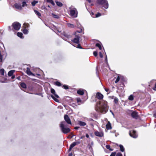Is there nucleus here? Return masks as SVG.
<instances>
[{"label":"nucleus","mask_w":156,"mask_h":156,"mask_svg":"<svg viewBox=\"0 0 156 156\" xmlns=\"http://www.w3.org/2000/svg\"><path fill=\"white\" fill-rule=\"evenodd\" d=\"M9 28L10 30H11V27L10 26L9 27Z\"/></svg>","instance_id":"obj_58"},{"label":"nucleus","mask_w":156,"mask_h":156,"mask_svg":"<svg viewBox=\"0 0 156 156\" xmlns=\"http://www.w3.org/2000/svg\"><path fill=\"white\" fill-rule=\"evenodd\" d=\"M80 142H78H78H73V143L70 145V147H69V151H70L71 150L72 148L74 147L76 145H77V144H80Z\"/></svg>","instance_id":"obj_9"},{"label":"nucleus","mask_w":156,"mask_h":156,"mask_svg":"<svg viewBox=\"0 0 156 156\" xmlns=\"http://www.w3.org/2000/svg\"><path fill=\"white\" fill-rule=\"evenodd\" d=\"M22 6L23 7H24L26 6L27 5V4H26V2H23L22 3Z\"/></svg>","instance_id":"obj_39"},{"label":"nucleus","mask_w":156,"mask_h":156,"mask_svg":"<svg viewBox=\"0 0 156 156\" xmlns=\"http://www.w3.org/2000/svg\"><path fill=\"white\" fill-rule=\"evenodd\" d=\"M64 119L66 122L68 124H71V122L70 119L67 115H65L64 116Z\"/></svg>","instance_id":"obj_7"},{"label":"nucleus","mask_w":156,"mask_h":156,"mask_svg":"<svg viewBox=\"0 0 156 156\" xmlns=\"http://www.w3.org/2000/svg\"><path fill=\"white\" fill-rule=\"evenodd\" d=\"M129 134L131 136L134 138H136L137 136V135L136 133V131L134 130H133L132 132H131L130 131Z\"/></svg>","instance_id":"obj_8"},{"label":"nucleus","mask_w":156,"mask_h":156,"mask_svg":"<svg viewBox=\"0 0 156 156\" xmlns=\"http://www.w3.org/2000/svg\"><path fill=\"white\" fill-rule=\"evenodd\" d=\"M89 3H90L91 2V0H87Z\"/></svg>","instance_id":"obj_56"},{"label":"nucleus","mask_w":156,"mask_h":156,"mask_svg":"<svg viewBox=\"0 0 156 156\" xmlns=\"http://www.w3.org/2000/svg\"><path fill=\"white\" fill-rule=\"evenodd\" d=\"M78 124L81 126H84L86 125V123L83 122L79 121L78 122Z\"/></svg>","instance_id":"obj_17"},{"label":"nucleus","mask_w":156,"mask_h":156,"mask_svg":"<svg viewBox=\"0 0 156 156\" xmlns=\"http://www.w3.org/2000/svg\"><path fill=\"white\" fill-rule=\"evenodd\" d=\"M93 54L95 56H96L98 55L97 52L96 51H94L93 52Z\"/></svg>","instance_id":"obj_43"},{"label":"nucleus","mask_w":156,"mask_h":156,"mask_svg":"<svg viewBox=\"0 0 156 156\" xmlns=\"http://www.w3.org/2000/svg\"><path fill=\"white\" fill-rule=\"evenodd\" d=\"M86 136L87 137V138H89V135H88V134L87 133H86Z\"/></svg>","instance_id":"obj_51"},{"label":"nucleus","mask_w":156,"mask_h":156,"mask_svg":"<svg viewBox=\"0 0 156 156\" xmlns=\"http://www.w3.org/2000/svg\"><path fill=\"white\" fill-rule=\"evenodd\" d=\"M62 87H63L64 89H68V87L66 85H64L62 86Z\"/></svg>","instance_id":"obj_42"},{"label":"nucleus","mask_w":156,"mask_h":156,"mask_svg":"<svg viewBox=\"0 0 156 156\" xmlns=\"http://www.w3.org/2000/svg\"><path fill=\"white\" fill-rule=\"evenodd\" d=\"M46 1H47V2L51 3L53 5H54L55 4L54 2L52 0H46Z\"/></svg>","instance_id":"obj_33"},{"label":"nucleus","mask_w":156,"mask_h":156,"mask_svg":"<svg viewBox=\"0 0 156 156\" xmlns=\"http://www.w3.org/2000/svg\"><path fill=\"white\" fill-rule=\"evenodd\" d=\"M124 156H125V154H124Z\"/></svg>","instance_id":"obj_62"},{"label":"nucleus","mask_w":156,"mask_h":156,"mask_svg":"<svg viewBox=\"0 0 156 156\" xmlns=\"http://www.w3.org/2000/svg\"><path fill=\"white\" fill-rule=\"evenodd\" d=\"M95 109L98 112L102 114L106 113L108 110L107 102L104 100L99 101L97 103L95 107Z\"/></svg>","instance_id":"obj_1"},{"label":"nucleus","mask_w":156,"mask_h":156,"mask_svg":"<svg viewBox=\"0 0 156 156\" xmlns=\"http://www.w3.org/2000/svg\"><path fill=\"white\" fill-rule=\"evenodd\" d=\"M116 152H114L112 153L110 156H115L116 154Z\"/></svg>","instance_id":"obj_44"},{"label":"nucleus","mask_w":156,"mask_h":156,"mask_svg":"<svg viewBox=\"0 0 156 156\" xmlns=\"http://www.w3.org/2000/svg\"><path fill=\"white\" fill-rule=\"evenodd\" d=\"M72 155V154H70L69 155V156H71Z\"/></svg>","instance_id":"obj_60"},{"label":"nucleus","mask_w":156,"mask_h":156,"mask_svg":"<svg viewBox=\"0 0 156 156\" xmlns=\"http://www.w3.org/2000/svg\"><path fill=\"white\" fill-rule=\"evenodd\" d=\"M55 96L57 98H59V96H58L56 94H54Z\"/></svg>","instance_id":"obj_50"},{"label":"nucleus","mask_w":156,"mask_h":156,"mask_svg":"<svg viewBox=\"0 0 156 156\" xmlns=\"http://www.w3.org/2000/svg\"><path fill=\"white\" fill-rule=\"evenodd\" d=\"M12 26L15 30H18L20 29L21 24L17 22H15L12 24Z\"/></svg>","instance_id":"obj_5"},{"label":"nucleus","mask_w":156,"mask_h":156,"mask_svg":"<svg viewBox=\"0 0 156 156\" xmlns=\"http://www.w3.org/2000/svg\"><path fill=\"white\" fill-rule=\"evenodd\" d=\"M55 84L56 85L58 86H61V84L59 82L57 81L55 83Z\"/></svg>","instance_id":"obj_36"},{"label":"nucleus","mask_w":156,"mask_h":156,"mask_svg":"<svg viewBox=\"0 0 156 156\" xmlns=\"http://www.w3.org/2000/svg\"><path fill=\"white\" fill-rule=\"evenodd\" d=\"M20 86L21 87L24 88H26L27 87L26 84L24 83H22L20 84Z\"/></svg>","instance_id":"obj_22"},{"label":"nucleus","mask_w":156,"mask_h":156,"mask_svg":"<svg viewBox=\"0 0 156 156\" xmlns=\"http://www.w3.org/2000/svg\"><path fill=\"white\" fill-rule=\"evenodd\" d=\"M17 36L20 38H22L23 35V34L22 33L18 32L17 34Z\"/></svg>","instance_id":"obj_30"},{"label":"nucleus","mask_w":156,"mask_h":156,"mask_svg":"<svg viewBox=\"0 0 156 156\" xmlns=\"http://www.w3.org/2000/svg\"><path fill=\"white\" fill-rule=\"evenodd\" d=\"M12 79H14V78H15V76H14V75H12Z\"/></svg>","instance_id":"obj_54"},{"label":"nucleus","mask_w":156,"mask_h":156,"mask_svg":"<svg viewBox=\"0 0 156 156\" xmlns=\"http://www.w3.org/2000/svg\"><path fill=\"white\" fill-rule=\"evenodd\" d=\"M75 47H77V48H82V47H81L80 44H78L77 45V46H75Z\"/></svg>","instance_id":"obj_48"},{"label":"nucleus","mask_w":156,"mask_h":156,"mask_svg":"<svg viewBox=\"0 0 156 156\" xmlns=\"http://www.w3.org/2000/svg\"><path fill=\"white\" fill-rule=\"evenodd\" d=\"M67 25L69 27L73 28L74 27V25L73 24L70 23H67Z\"/></svg>","instance_id":"obj_28"},{"label":"nucleus","mask_w":156,"mask_h":156,"mask_svg":"<svg viewBox=\"0 0 156 156\" xmlns=\"http://www.w3.org/2000/svg\"><path fill=\"white\" fill-rule=\"evenodd\" d=\"M79 128V127L76 126V127H75L74 129H78Z\"/></svg>","instance_id":"obj_52"},{"label":"nucleus","mask_w":156,"mask_h":156,"mask_svg":"<svg viewBox=\"0 0 156 156\" xmlns=\"http://www.w3.org/2000/svg\"><path fill=\"white\" fill-rule=\"evenodd\" d=\"M106 147L107 149H109L111 151H113V149H112L110 148V146L109 145H106Z\"/></svg>","instance_id":"obj_37"},{"label":"nucleus","mask_w":156,"mask_h":156,"mask_svg":"<svg viewBox=\"0 0 156 156\" xmlns=\"http://www.w3.org/2000/svg\"><path fill=\"white\" fill-rule=\"evenodd\" d=\"M96 98L99 100L102 99L103 98V95L100 93L98 92L96 94Z\"/></svg>","instance_id":"obj_10"},{"label":"nucleus","mask_w":156,"mask_h":156,"mask_svg":"<svg viewBox=\"0 0 156 156\" xmlns=\"http://www.w3.org/2000/svg\"><path fill=\"white\" fill-rule=\"evenodd\" d=\"M105 90L107 92H108V91L109 90V89L108 88H105Z\"/></svg>","instance_id":"obj_53"},{"label":"nucleus","mask_w":156,"mask_h":156,"mask_svg":"<svg viewBox=\"0 0 156 156\" xmlns=\"http://www.w3.org/2000/svg\"><path fill=\"white\" fill-rule=\"evenodd\" d=\"M99 56L101 58H102L103 57V55L101 52H99Z\"/></svg>","instance_id":"obj_49"},{"label":"nucleus","mask_w":156,"mask_h":156,"mask_svg":"<svg viewBox=\"0 0 156 156\" xmlns=\"http://www.w3.org/2000/svg\"><path fill=\"white\" fill-rule=\"evenodd\" d=\"M65 36H66V37H67L68 38L69 37V35H68L67 34H65Z\"/></svg>","instance_id":"obj_55"},{"label":"nucleus","mask_w":156,"mask_h":156,"mask_svg":"<svg viewBox=\"0 0 156 156\" xmlns=\"http://www.w3.org/2000/svg\"><path fill=\"white\" fill-rule=\"evenodd\" d=\"M129 99L130 101H132L133 100V95H130L129 97Z\"/></svg>","instance_id":"obj_34"},{"label":"nucleus","mask_w":156,"mask_h":156,"mask_svg":"<svg viewBox=\"0 0 156 156\" xmlns=\"http://www.w3.org/2000/svg\"><path fill=\"white\" fill-rule=\"evenodd\" d=\"M154 116L156 118V112H155L154 114Z\"/></svg>","instance_id":"obj_57"},{"label":"nucleus","mask_w":156,"mask_h":156,"mask_svg":"<svg viewBox=\"0 0 156 156\" xmlns=\"http://www.w3.org/2000/svg\"><path fill=\"white\" fill-rule=\"evenodd\" d=\"M84 137V136H82L80 137V138H81V139H83Z\"/></svg>","instance_id":"obj_59"},{"label":"nucleus","mask_w":156,"mask_h":156,"mask_svg":"<svg viewBox=\"0 0 156 156\" xmlns=\"http://www.w3.org/2000/svg\"><path fill=\"white\" fill-rule=\"evenodd\" d=\"M51 97L52 98L56 101L57 102H59V100L57 99V98H55V97L54 96H53V95H51Z\"/></svg>","instance_id":"obj_32"},{"label":"nucleus","mask_w":156,"mask_h":156,"mask_svg":"<svg viewBox=\"0 0 156 156\" xmlns=\"http://www.w3.org/2000/svg\"><path fill=\"white\" fill-rule=\"evenodd\" d=\"M69 15L73 18H76L77 16L78 12L76 9L73 6L69 8Z\"/></svg>","instance_id":"obj_2"},{"label":"nucleus","mask_w":156,"mask_h":156,"mask_svg":"<svg viewBox=\"0 0 156 156\" xmlns=\"http://www.w3.org/2000/svg\"><path fill=\"white\" fill-rule=\"evenodd\" d=\"M38 1L34 0L32 2L31 4L33 6H34L36 4L38 3Z\"/></svg>","instance_id":"obj_27"},{"label":"nucleus","mask_w":156,"mask_h":156,"mask_svg":"<svg viewBox=\"0 0 156 156\" xmlns=\"http://www.w3.org/2000/svg\"><path fill=\"white\" fill-rule=\"evenodd\" d=\"M77 93L80 95H83L84 94V90H83L80 89L78 90L77 91Z\"/></svg>","instance_id":"obj_18"},{"label":"nucleus","mask_w":156,"mask_h":156,"mask_svg":"<svg viewBox=\"0 0 156 156\" xmlns=\"http://www.w3.org/2000/svg\"><path fill=\"white\" fill-rule=\"evenodd\" d=\"M29 24L28 23H24L23 25V27L24 28H26L28 27Z\"/></svg>","instance_id":"obj_29"},{"label":"nucleus","mask_w":156,"mask_h":156,"mask_svg":"<svg viewBox=\"0 0 156 156\" xmlns=\"http://www.w3.org/2000/svg\"><path fill=\"white\" fill-rule=\"evenodd\" d=\"M60 126L61 127H65L66 126V122L64 121H63L61 122Z\"/></svg>","instance_id":"obj_15"},{"label":"nucleus","mask_w":156,"mask_h":156,"mask_svg":"<svg viewBox=\"0 0 156 156\" xmlns=\"http://www.w3.org/2000/svg\"><path fill=\"white\" fill-rule=\"evenodd\" d=\"M55 2L56 4V5L58 6L61 7L63 5L60 2H59L57 1H56Z\"/></svg>","instance_id":"obj_21"},{"label":"nucleus","mask_w":156,"mask_h":156,"mask_svg":"<svg viewBox=\"0 0 156 156\" xmlns=\"http://www.w3.org/2000/svg\"><path fill=\"white\" fill-rule=\"evenodd\" d=\"M0 73L2 75H4V70L3 69H2L0 70Z\"/></svg>","instance_id":"obj_38"},{"label":"nucleus","mask_w":156,"mask_h":156,"mask_svg":"<svg viewBox=\"0 0 156 156\" xmlns=\"http://www.w3.org/2000/svg\"><path fill=\"white\" fill-rule=\"evenodd\" d=\"M83 29V28L81 27L80 29V30H78L75 32L76 35H75V37L72 40V41L73 42L76 44L79 43L80 38V36L79 35V34H77V33H80L82 32Z\"/></svg>","instance_id":"obj_3"},{"label":"nucleus","mask_w":156,"mask_h":156,"mask_svg":"<svg viewBox=\"0 0 156 156\" xmlns=\"http://www.w3.org/2000/svg\"><path fill=\"white\" fill-rule=\"evenodd\" d=\"M26 72L27 73L29 76L32 75L33 76H34V74L31 72L30 68L28 67L27 69Z\"/></svg>","instance_id":"obj_14"},{"label":"nucleus","mask_w":156,"mask_h":156,"mask_svg":"<svg viewBox=\"0 0 156 156\" xmlns=\"http://www.w3.org/2000/svg\"><path fill=\"white\" fill-rule=\"evenodd\" d=\"M94 134L96 136L99 137H102L104 135L102 132H99L98 131L95 132Z\"/></svg>","instance_id":"obj_12"},{"label":"nucleus","mask_w":156,"mask_h":156,"mask_svg":"<svg viewBox=\"0 0 156 156\" xmlns=\"http://www.w3.org/2000/svg\"><path fill=\"white\" fill-rule=\"evenodd\" d=\"M106 128L107 129H112L111 124L109 122H108V123L106 125Z\"/></svg>","instance_id":"obj_16"},{"label":"nucleus","mask_w":156,"mask_h":156,"mask_svg":"<svg viewBox=\"0 0 156 156\" xmlns=\"http://www.w3.org/2000/svg\"><path fill=\"white\" fill-rule=\"evenodd\" d=\"M23 33L24 34H27L28 33V31L26 28H24L23 30Z\"/></svg>","instance_id":"obj_25"},{"label":"nucleus","mask_w":156,"mask_h":156,"mask_svg":"<svg viewBox=\"0 0 156 156\" xmlns=\"http://www.w3.org/2000/svg\"><path fill=\"white\" fill-rule=\"evenodd\" d=\"M14 7L16 9L18 10H21L22 9L21 5L20 4L16 3L14 5Z\"/></svg>","instance_id":"obj_11"},{"label":"nucleus","mask_w":156,"mask_h":156,"mask_svg":"<svg viewBox=\"0 0 156 156\" xmlns=\"http://www.w3.org/2000/svg\"><path fill=\"white\" fill-rule=\"evenodd\" d=\"M119 147L120 148V151L122 152H123L124 151V149L123 146L122 145H119Z\"/></svg>","instance_id":"obj_26"},{"label":"nucleus","mask_w":156,"mask_h":156,"mask_svg":"<svg viewBox=\"0 0 156 156\" xmlns=\"http://www.w3.org/2000/svg\"><path fill=\"white\" fill-rule=\"evenodd\" d=\"M51 92L53 94H55V90L53 89H51Z\"/></svg>","instance_id":"obj_40"},{"label":"nucleus","mask_w":156,"mask_h":156,"mask_svg":"<svg viewBox=\"0 0 156 156\" xmlns=\"http://www.w3.org/2000/svg\"><path fill=\"white\" fill-rule=\"evenodd\" d=\"M15 72L14 70H11L8 73V75L9 76H11L13 75L14 73Z\"/></svg>","instance_id":"obj_20"},{"label":"nucleus","mask_w":156,"mask_h":156,"mask_svg":"<svg viewBox=\"0 0 156 156\" xmlns=\"http://www.w3.org/2000/svg\"><path fill=\"white\" fill-rule=\"evenodd\" d=\"M44 9H46V8H45V7H44Z\"/></svg>","instance_id":"obj_63"},{"label":"nucleus","mask_w":156,"mask_h":156,"mask_svg":"<svg viewBox=\"0 0 156 156\" xmlns=\"http://www.w3.org/2000/svg\"><path fill=\"white\" fill-rule=\"evenodd\" d=\"M93 145V142H92L90 144H88V147L89 149L91 151H93V149L92 148V146Z\"/></svg>","instance_id":"obj_19"},{"label":"nucleus","mask_w":156,"mask_h":156,"mask_svg":"<svg viewBox=\"0 0 156 156\" xmlns=\"http://www.w3.org/2000/svg\"><path fill=\"white\" fill-rule=\"evenodd\" d=\"M120 80V77L119 75H118L117 78L116 79V80L115 81V83H117L119 80Z\"/></svg>","instance_id":"obj_35"},{"label":"nucleus","mask_w":156,"mask_h":156,"mask_svg":"<svg viewBox=\"0 0 156 156\" xmlns=\"http://www.w3.org/2000/svg\"><path fill=\"white\" fill-rule=\"evenodd\" d=\"M97 3L102 5L106 9L108 8V4L106 0H97Z\"/></svg>","instance_id":"obj_4"},{"label":"nucleus","mask_w":156,"mask_h":156,"mask_svg":"<svg viewBox=\"0 0 156 156\" xmlns=\"http://www.w3.org/2000/svg\"><path fill=\"white\" fill-rule=\"evenodd\" d=\"M132 116L134 118L136 119L138 117L137 113L136 112H133L131 114Z\"/></svg>","instance_id":"obj_13"},{"label":"nucleus","mask_w":156,"mask_h":156,"mask_svg":"<svg viewBox=\"0 0 156 156\" xmlns=\"http://www.w3.org/2000/svg\"><path fill=\"white\" fill-rule=\"evenodd\" d=\"M101 15V14L99 13H98V14H96V17H98L100 16Z\"/></svg>","instance_id":"obj_47"},{"label":"nucleus","mask_w":156,"mask_h":156,"mask_svg":"<svg viewBox=\"0 0 156 156\" xmlns=\"http://www.w3.org/2000/svg\"><path fill=\"white\" fill-rule=\"evenodd\" d=\"M51 14L52 16L55 18L58 19L59 17L58 15H55L53 13H52Z\"/></svg>","instance_id":"obj_24"},{"label":"nucleus","mask_w":156,"mask_h":156,"mask_svg":"<svg viewBox=\"0 0 156 156\" xmlns=\"http://www.w3.org/2000/svg\"><path fill=\"white\" fill-rule=\"evenodd\" d=\"M115 103H117L118 102V99L117 98H115L114 99Z\"/></svg>","instance_id":"obj_45"},{"label":"nucleus","mask_w":156,"mask_h":156,"mask_svg":"<svg viewBox=\"0 0 156 156\" xmlns=\"http://www.w3.org/2000/svg\"><path fill=\"white\" fill-rule=\"evenodd\" d=\"M34 12L35 14L37 15L38 17L41 16V14L38 11L36 10H34Z\"/></svg>","instance_id":"obj_23"},{"label":"nucleus","mask_w":156,"mask_h":156,"mask_svg":"<svg viewBox=\"0 0 156 156\" xmlns=\"http://www.w3.org/2000/svg\"><path fill=\"white\" fill-rule=\"evenodd\" d=\"M96 46L97 47H98L99 49L100 50H101V48H101V45L99 43H97L96 44Z\"/></svg>","instance_id":"obj_31"},{"label":"nucleus","mask_w":156,"mask_h":156,"mask_svg":"<svg viewBox=\"0 0 156 156\" xmlns=\"http://www.w3.org/2000/svg\"><path fill=\"white\" fill-rule=\"evenodd\" d=\"M105 60H107V57H106V58Z\"/></svg>","instance_id":"obj_61"},{"label":"nucleus","mask_w":156,"mask_h":156,"mask_svg":"<svg viewBox=\"0 0 156 156\" xmlns=\"http://www.w3.org/2000/svg\"><path fill=\"white\" fill-rule=\"evenodd\" d=\"M77 101L78 103L81 102V100L80 98H77Z\"/></svg>","instance_id":"obj_46"},{"label":"nucleus","mask_w":156,"mask_h":156,"mask_svg":"<svg viewBox=\"0 0 156 156\" xmlns=\"http://www.w3.org/2000/svg\"><path fill=\"white\" fill-rule=\"evenodd\" d=\"M62 132L64 133H67L70 131V129L68 128L61 127Z\"/></svg>","instance_id":"obj_6"},{"label":"nucleus","mask_w":156,"mask_h":156,"mask_svg":"<svg viewBox=\"0 0 156 156\" xmlns=\"http://www.w3.org/2000/svg\"><path fill=\"white\" fill-rule=\"evenodd\" d=\"M116 156H122V155L121 153L119 152L117 154Z\"/></svg>","instance_id":"obj_41"}]
</instances>
